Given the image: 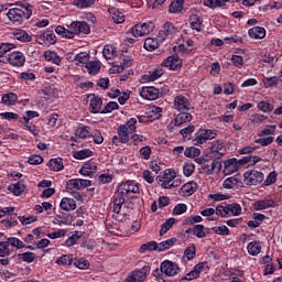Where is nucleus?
Instances as JSON below:
<instances>
[{"label":"nucleus","instance_id":"1","mask_svg":"<svg viewBox=\"0 0 282 282\" xmlns=\"http://www.w3.org/2000/svg\"><path fill=\"white\" fill-rule=\"evenodd\" d=\"M7 17L14 25H23L32 17V4L20 2L15 8L9 9Z\"/></svg>","mask_w":282,"mask_h":282},{"label":"nucleus","instance_id":"2","mask_svg":"<svg viewBox=\"0 0 282 282\" xmlns=\"http://www.w3.org/2000/svg\"><path fill=\"white\" fill-rule=\"evenodd\" d=\"M55 32L64 39H74L76 34H89L91 28L85 21H74L68 29H65V26L62 25L56 26Z\"/></svg>","mask_w":282,"mask_h":282},{"label":"nucleus","instance_id":"3","mask_svg":"<svg viewBox=\"0 0 282 282\" xmlns=\"http://www.w3.org/2000/svg\"><path fill=\"white\" fill-rule=\"evenodd\" d=\"M176 274H180V265L171 260H164L160 264V269L152 272V276L156 281H164V276H175Z\"/></svg>","mask_w":282,"mask_h":282},{"label":"nucleus","instance_id":"4","mask_svg":"<svg viewBox=\"0 0 282 282\" xmlns=\"http://www.w3.org/2000/svg\"><path fill=\"white\" fill-rule=\"evenodd\" d=\"M135 124H138L137 118H131L127 124H121L118 127L117 132L121 144H127L131 139L132 133H135Z\"/></svg>","mask_w":282,"mask_h":282},{"label":"nucleus","instance_id":"5","mask_svg":"<svg viewBox=\"0 0 282 282\" xmlns=\"http://www.w3.org/2000/svg\"><path fill=\"white\" fill-rule=\"evenodd\" d=\"M151 272V264L145 262V264L139 269L135 270L127 278L128 282H144L147 281V276H149V273Z\"/></svg>","mask_w":282,"mask_h":282},{"label":"nucleus","instance_id":"6","mask_svg":"<svg viewBox=\"0 0 282 282\" xmlns=\"http://www.w3.org/2000/svg\"><path fill=\"white\" fill-rule=\"evenodd\" d=\"M35 37L39 45H46V47H50V45L56 44V34L51 30L40 31Z\"/></svg>","mask_w":282,"mask_h":282},{"label":"nucleus","instance_id":"7","mask_svg":"<svg viewBox=\"0 0 282 282\" xmlns=\"http://www.w3.org/2000/svg\"><path fill=\"white\" fill-rule=\"evenodd\" d=\"M117 193L121 197L126 198L128 195H131V193H133V194L140 193V185H138V183H135L133 181H127L119 185Z\"/></svg>","mask_w":282,"mask_h":282},{"label":"nucleus","instance_id":"8","mask_svg":"<svg viewBox=\"0 0 282 282\" xmlns=\"http://www.w3.org/2000/svg\"><path fill=\"white\" fill-rule=\"evenodd\" d=\"M243 177L245 184H247V186H257L263 182V173L257 170L247 171L243 174Z\"/></svg>","mask_w":282,"mask_h":282},{"label":"nucleus","instance_id":"9","mask_svg":"<svg viewBox=\"0 0 282 282\" xmlns=\"http://www.w3.org/2000/svg\"><path fill=\"white\" fill-rule=\"evenodd\" d=\"M217 138V131L215 130H200L194 139V144H205L208 140H215Z\"/></svg>","mask_w":282,"mask_h":282},{"label":"nucleus","instance_id":"10","mask_svg":"<svg viewBox=\"0 0 282 282\" xmlns=\"http://www.w3.org/2000/svg\"><path fill=\"white\" fill-rule=\"evenodd\" d=\"M226 155V148H224V141H214L210 147L209 158L214 160H221Z\"/></svg>","mask_w":282,"mask_h":282},{"label":"nucleus","instance_id":"11","mask_svg":"<svg viewBox=\"0 0 282 282\" xmlns=\"http://www.w3.org/2000/svg\"><path fill=\"white\" fill-rule=\"evenodd\" d=\"M174 109L176 111H192L193 106L191 105L188 98H186L184 95H177L174 98Z\"/></svg>","mask_w":282,"mask_h":282},{"label":"nucleus","instance_id":"12","mask_svg":"<svg viewBox=\"0 0 282 282\" xmlns=\"http://www.w3.org/2000/svg\"><path fill=\"white\" fill-rule=\"evenodd\" d=\"M151 25H152L151 22L137 24L130 29V32L134 37L147 36L148 34H151Z\"/></svg>","mask_w":282,"mask_h":282},{"label":"nucleus","instance_id":"13","mask_svg":"<svg viewBox=\"0 0 282 282\" xmlns=\"http://www.w3.org/2000/svg\"><path fill=\"white\" fill-rule=\"evenodd\" d=\"M7 61L12 67H23L25 65V55L22 52H12L8 55Z\"/></svg>","mask_w":282,"mask_h":282},{"label":"nucleus","instance_id":"14","mask_svg":"<svg viewBox=\"0 0 282 282\" xmlns=\"http://www.w3.org/2000/svg\"><path fill=\"white\" fill-rule=\"evenodd\" d=\"M161 65H162V67H169L170 69L175 72V69H180L182 67V61L180 59V55L173 54V55L166 57L161 63Z\"/></svg>","mask_w":282,"mask_h":282},{"label":"nucleus","instance_id":"15","mask_svg":"<svg viewBox=\"0 0 282 282\" xmlns=\"http://www.w3.org/2000/svg\"><path fill=\"white\" fill-rule=\"evenodd\" d=\"M90 127L80 123L75 132V137H72L70 140L73 142H78V139L86 140V138H91V131H89Z\"/></svg>","mask_w":282,"mask_h":282},{"label":"nucleus","instance_id":"16","mask_svg":"<svg viewBox=\"0 0 282 282\" xmlns=\"http://www.w3.org/2000/svg\"><path fill=\"white\" fill-rule=\"evenodd\" d=\"M140 96L145 100H158L160 96V90L153 86L143 87L140 91Z\"/></svg>","mask_w":282,"mask_h":282},{"label":"nucleus","instance_id":"17","mask_svg":"<svg viewBox=\"0 0 282 282\" xmlns=\"http://www.w3.org/2000/svg\"><path fill=\"white\" fill-rule=\"evenodd\" d=\"M204 265H206V262H199L194 267L192 271H189L186 275L181 278V281H193L195 279H198L199 274H202V270H204Z\"/></svg>","mask_w":282,"mask_h":282},{"label":"nucleus","instance_id":"18","mask_svg":"<svg viewBox=\"0 0 282 282\" xmlns=\"http://www.w3.org/2000/svg\"><path fill=\"white\" fill-rule=\"evenodd\" d=\"M224 165L225 175H231V173H237V171H239V166H241L237 159H228L224 162Z\"/></svg>","mask_w":282,"mask_h":282},{"label":"nucleus","instance_id":"19","mask_svg":"<svg viewBox=\"0 0 282 282\" xmlns=\"http://www.w3.org/2000/svg\"><path fill=\"white\" fill-rule=\"evenodd\" d=\"M165 37H148L144 41L143 47L148 52H153L160 47V43H163Z\"/></svg>","mask_w":282,"mask_h":282},{"label":"nucleus","instance_id":"20","mask_svg":"<svg viewBox=\"0 0 282 282\" xmlns=\"http://www.w3.org/2000/svg\"><path fill=\"white\" fill-rule=\"evenodd\" d=\"M191 120H193L191 111H178V115L174 119V127H182V124L191 122Z\"/></svg>","mask_w":282,"mask_h":282},{"label":"nucleus","instance_id":"21","mask_svg":"<svg viewBox=\"0 0 282 282\" xmlns=\"http://www.w3.org/2000/svg\"><path fill=\"white\" fill-rule=\"evenodd\" d=\"M276 203L273 199H260L253 204L254 210H265L268 208H274Z\"/></svg>","mask_w":282,"mask_h":282},{"label":"nucleus","instance_id":"22","mask_svg":"<svg viewBox=\"0 0 282 282\" xmlns=\"http://www.w3.org/2000/svg\"><path fill=\"white\" fill-rule=\"evenodd\" d=\"M59 208H62V210H66V213L76 210V200H74V198L64 197L59 203Z\"/></svg>","mask_w":282,"mask_h":282},{"label":"nucleus","instance_id":"23","mask_svg":"<svg viewBox=\"0 0 282 282\" xmlns=\"http://www.w3.org/2000/svg\"><path fill=\"white\" fill-rule=\"evenodd\" d=\"M89 107L90 113H100V109H102V98L91 95Z\"/></svg>","mask_w":282,"mask_h":282},{"label":"nucleus","instance_id":"24","mask_svg":"<svg viewBox=\"0 0 282 282\" xmlns=\"http://www.w3.org/2000/svg\"><path fill=\"white\" fill-rule=\"evenodd\" d=\"M124 202H127V198L116 192L113 197V213H116V215H120V210H122V204H124Z\"/></svg>","mask_w":282,"mask_h":282},{"label":"nucleus","instance_id":"25","mask_svg":"<svg viewBox=\"0 0 282 282\" xmlns=\"http://www.w3.org/2000/svg\"><path fill=\"white\" fill-rule=\"evenodd\" d=\"M98 166H96V163L94 162H86L83 167L80 169L79 173L80 175L89 176L94 175L96 173Z\"/></svg>","mask_w":282,"mask_h":282},{"label":"nucleus","instance_id":"26","mask_svg":"<svg viewBox=\"0 0 282 282\" xmlns=\"http://www.w3.org/2000/svg\"><path fill=\"white\" fill-rule=\"evenodd\" d=\"M44 57L50 63H54V65H61V63L63 61L61 58V56H58V53H56L54 51H46V52H44Z\"/></svg>","mask_w":282,"mask_h":282},{"label":"nucleus","instance_id":"27","mask_svg":"<svg viewBox=\"0 0 282 282\" xmlns=\"http://www.w3.org/2000/svg\"><path fill=\"white\" fill-rule=\"evenodd\" d=\"M175 243H177V238H170L167 240H164V241L158 243V251L164 252V250H169V249L173 248V246H175Z\"/></svg>","mask_w":282,"mask_h":282},{"label":"nucleus","instance_id":"28","mask_svg":"<svg viewBox=\"0 0 282 282\" xmlns=\"http://www.w3.org/2000/svg\"><path fill=\"white\" fill-rule=\"evenodd\" d=\"M249 36L251 39H265V29L262 26H253L249 30Z\"/></svg>","mask_w":282,"mask_h":282},{"label":"nucleus","instance_id":"29","mask_svg":"<svg viewBox=\"0 0 282 282\" xmlns=\"http://www.w3.org/2000/svg\"><path fill=\"white\" fill-rule=\"evenodd\" d=\"M230 0H203L204 6L207 8H226V3Z\"/></svg>","mask_w":282,"mask_h":282},{"label":"nucleus","instance_id":"30","mask_svg":"<svg viewBox=\"0 0 282 282\" xmlns=\"http://www.w3.org/2000/svg\"><path fill=\"white\" fill-rule=\"evenodd\" d=\"M8 191H10V193H13V195L15 196L23 195L25 191V184L21 182H18L17 184H11L9 185Z\"/></svg>","mask_w":282,"mask_h":282},{"label":"nucleus","instance_id":"31","mask_svg":"<svg viewBox=\"0 0 282 282\" xmlns=\"http://www.w3.org/2000/svg\"><path fill=\"white\" fill-rule=\"evenodd\" d=\"M47 166L55 172L63 171L64 169L63 159L61 158L51 159L50 162L47 163Z\"/></svg>","mask_w":282,"mask_h":282},{"label":"nucleus","instance_id":"32","mask_svg":"<svg viewBox=\"0 0 282 282\" xmlns=\"http://www.w3.org/2000/svg\"><path fill=\"white\" fill-rule=\"evenodd\" d=\"M183 195H186L187 197L193 195V193H195V191H197V183L195 182H189L186 183L185 185L182 186L181 188Z\"/></svg>","mask_w":282,"mask_h":282},{"label":"nucleus","instance_id":"33","mask_svg":"<svg viewBox=\"0 0 282 282\" xmlns=\"http://www.w3.org/2000/svg\"><path fill=\"white\" fill-rule=\"evenodd\" d=\"M104 58H106V61H113V58H116V48L113 45H105L104 51Z\"/></svg>","mask_w":282,"mask_h":282},{"label":"nucleus","instance_id":"34","mask_svg":"<svg viewBox=\"0 0 282 282\" xmlns=\"http://www.w3.org/2000/svg\"><path fill=\"white\" fill-rule=\"evenodd\" d=\"M189 23L192 30H196V32H202V18L197 14H193L189 17Z\"/></svg>","mask_w":282,"mask_h":282},{"label":"nucleus","instance_id":"35","mask_svg":"<svg viewBox=\"0 0 282 282\" xmlns=\"http://www.w3.org/2000/svg\"><path fill=\"white\" fill-rule=\"evenodd\" d=\"M184 9V0H175L169 7V12L175 14Z\"/></svg>","mask_w":282,"mask_h":282},{"label":"nucleus","instance_id":"36","mask_svg":"<svg viewBox=\"0 0 282 282\" xmlns=\"http://www.w3.org/2000/svg\"><path fill=\"white\" fill-rule=\"evenodd\" d=\"M14 39L17 41H21V43H30L32 41V35L28 34V32L20 30L14 33Z\"/></svg>","mask_w":282,"mask_h":282},{"label":"nucleus","instance_id":"37","mask_svg":"<svg viewBox=\"0 0 282 282\" xmlns=\"http://www.w3.org/2000/svg\"><path fill=\"white\" fill-rule=\"evenodd\" d=\"M17 100V94L14 93H8L2 96V104L7 105L8 107L15 105Z\"/></svg>","mask_w":282,"mask_h":282},{"label":"nucleus","instance_id":"38","mask_svg":"<svg viewBox=\"0 0 282 282\" xmlns=\"http://www.w3.org/2000/svg\"><path fill=\"white\" fill-rule=\"evenodd\" d=\"M247 250L251 257H257L261 252V245L257 241L250 242Z\"/></svg>","mask_w":282,"mask_h":282},{"label":"nucleus","instance_id":"39","mask_svg":"<svg viewBox=\"0 0 282 282\" xmlns=\"http://www.w3.org/2000/svg\"><path fill=\"white\" fill-rule=\"evenodd\" d=\"M121 65L117 67L118 74L124 69V67H131L133 65V58L131 56L123 55L121 57Z\"/></svg>","mask_w":282,"mask_h":282},{"label":"nucleus","instance_id":"40","mask_svg":"<svg viewBox=\"0 0 282 282\" xmlns=\"http://www.w3.org/2000/svg\"><path fill=\"white\" fill-rule=\"evenodd\" d=\"M152 250H158V243L155 241H150L141 245L139 252L144 254V252H152Z\"/></svg>","mask_w":282,"mask_h":282},{"label":"nucleus","instance_id":"41","mask_svg":"<svg viewBox=\"0 0 282 282\" xmlns=\"http://www.w3.org/2000/svg\"><path fill=\"white\" fill-rule=\"evenodd\" d=\"M96 3V0H74L73 6L79 8L80 10H85V8H91Z\"/></svg>","mask_w":282,"mask_h":282},{"label":"nucleus","instance_id":"42","mask_svg":"<svg viewBox=\"0 0 282 282\" xmlns=\"http://www.w3.org/2000/svg\"><path fill=\"white\" fill-rule=\"evenodd\" d=\"M175 226V218H169L162 226L160 230V236L166 235Z\"/></svg>","mask_w":282,"mask_h":282},{"label":"nucleus","instance_id":"43","mask_svg":"<svg viewBox=\"0 0 282 282\" xmlns=\"http://www.w3.org/2000/svg\"><path fill=\"white\" fill-rule=\"evenodd\" d=\"M94 152L89 149L80 150L74 153L75 160H86V158H91Z\"/></svg>","mask_w":282,"mask_h":282},{"label":"nucleus","instance_id":"44","mask_svg":"<svg viewBox=\"0 0 282 282\" xmlns=\"http://www.w3.org/2000/svg\"><path fill=\"white\" fill-rule=\"evenodd\" d=\"M73 261H74L73 254H64V256L57 258L56 263H57V265H72Z\"/></svg>","mask_w":282,"mask_h":282},{"label":"nucleus","instance_id":"45","mask_svg":"<svg viewBox=\"0 0 282 282\" xmlns=\"http://www.w3.org/2000/svg\"><path fill=\"white\" fill-rule=\"evenodd\" d=\"M66 188L68 191H80V178H73V180H69L67 183H66Z\"/></svg>","mask_w":282,"mask_h":282},{"label":"nucleus","instance_id":"46","mask_svg":"<svg viewBox=\"0 0 282 282\" xmlns=\"http://www.w3.org/2000/svg\"><path fill=\"white\" fill-rule=\"evenodd\" d=\"M86 68L88 69L89 74H98L100 72V62H87Z\"/></svg>","mask_w":282,"mask_h":282},{"label":"nucleus","instance_id":"47","mask_svg":"<svg viewBox=\"0 0 282 282\" xmlns=\"http://www.w3.org/2000/svg\"><path fill=\"white\" fill-rule=\"evenodd\" d=\"M258 109H260V111H263V113H271V111H274V105L268 101H260L258 104Z\"/></svg>","mask_w":282,"mask_h":282},{"label":"nucleus","instance_id":"48","mask_svg":"<svg viewBox=\"0 0 282 282\" xmlns=\"http://www.w3.org/2000/svg\"><path fill=\"white\" fill-rule=\"evenodd\" d=\"M7 243L8 246H12V248H18V250H21V248H25V245L23 243V241L14 237L8 238Z\"/></svg>","mask_w":282,"mask_h":282},{"label":"nucleus","instance_id":"49","mask_svg":"<svg viewBox=\"0 0 282 282\" xmlns=\"http://www.w3.org/2000/svg\"><path fill=\"white\" fill-rule=\"evenodd\" d=\"M74 61H76L80 65H87V63H89V54L85 52L76 54Z\"/></svg>","mask_w":282,"mask_h":282},{"label":"nucleus","instance_id":"50","mask_svg":"<svg viewBox=\"0 0 282 282\" xmlns=\"http://www.w3.org/2000/svg\"><path fill=\"white\" fill-rule=\"evenodd\" d=\"M215 213L219 217H230L228 205H218L215 209Z\"/></svg>","mask_w":282,"mask_h":282},{"label":"nucleus","instance_id":"51","mask_svg":"<svg viewBox=\"0 0 282 282\" xmlns=\"http://www.w3.org/2000/svg\"><path fill=\"white\" fill-rule=\"evenodd\" d=\"M10 245L8 241H0V257H10Z\"/></svg>","mask_w":282,"mask_h":282},{"label":"nucleus","instance_id":"52","mask_svg":"<svg viewBox=\"0 0 282 282\" xmlns=\"http://www.w3.org/2000/svg\"><path fill=\"white\" fill-rule=\"evenodd\" d=\"M195 254H197V249L195 248V245L187 247L184 251V257L187 258V261L195 259Z\"/></svg>","mask_w":282,"mask_h":282},{"label":"nucleus","instance_id":"53","mask_svg":"<svg viewBox=\"0 0 282 282\" xmlns=\"http://www.w3.org/2000/svg\"><path fill=\"white\" fill-rule=\"evenodd\" d=\"M237 184H239V181L237 180V177L231 176L224 181L223 186L224 188H235Z\"/></svg>","mask_w":282,"mask_h":282},{"label":"nucleus","instance_id":"54","mask_svg":"<svg viewBox=\"0 0 282 282\" xmlns=\"http://www.w3.org/2000/svg\"><path fill=\"white\" fill-rule=\"evenodd\" d=\"M212 230H213V232H215V235H220V236L230 235V229H228L226 227V225L218 226V227H213Z\"/></svg>","mask_w":282,"mask_h":282},{"label":"nucleus","instance_id":"55","mask_svg":"<svg viewBox=\"0 0 282 282\" xmlns=\"http://www.w3.org/2000/svg\"><path fill=\"white\" fill-rule=\"evenodd\" d=\"M74 265L79 270H87V268H89V261H87L85 258H80L74 261Z\"/></svg>","mask_w":282,"mask_h":282},{"label":"nucleus","instance_id":"56","mask_svg":"<svg viewBox=\"0 0 282 282\" xmlns=\"http://www.w3.org/2000/svg\"><path fill=\"white\" fill-rule=\"evenodd\" d=\"M193 232H194V235H196V237L198 239H204V237H206V231L204 230V225L194 226Z\"/></svg>","mask_w":282,"mask_h":282},{"label":"nucleus","instance_id":"57","mask_svg":"<svg viewBox=\"0 0 282 282\" xmlns=\"http://www.w3.org/2000/svg\"><path fill=\"white\" fill-rule=\"evenodd\" d=\"M115 109H120V106L116 101H110L105 106L101 113H111Z\"/></svg>","mask_w":282,"mask_h":282},{"label":"nucleus","instance_id":"58","mask_svg":"<svg viewBox=\"0 0 282 282\" xmlns=\"http://www.w3.org/2000/svg\"><path fill=\"white\" fill-rule=\"evenodd\" d=\"M19 257H21L22 261L25 263H32L34 262V259H36V254H34V252H24L19 254Z\"/></svg>","mask_w":282,"mask_h":282},{"label":"nucleus","instance_id":"59","mask_svg":"<svg viewBox=\"0 0 282 282\" xmlns=\"http://www.w3.org/2000/svg\"><path fill=\"white\" fill-rule=\"evenodd\" d=\"M229 208V215L237 216L241 213V205L238 203H232L228 205Z\"/></svg>","mask_w":282,"mask_h":282},{"label":"nucleus","instance_id":"60","mask_svg":"<svg viewBox=\"0 0 282 282\" xmlns=\"http://www.w3.org/2000/svg\"><path fill=\"white\" fill-rule=\"evenodd\" d=\"M161 76H164V69L156 68L154 72L150 73L148 76L150 82L158 80V78H161Z\"/></svg>","mask_w":282,"mask_h":282},{"label":"nucleus","instance_id":"61","mask_svg":"<svg viewBox=\"0 0 282 282\" xmlns=\"http://www.w3.org/2000/svg\"><path fill=\"white\" fill-rule=\"evenodd\" d=\"M10 50H14V44L11 43H3L0 45V58H3L4 54H8Z\"/></svg>","mask_w":282,"mask_h":282},{"label":"nucleus","instance_id":"62","mask_svg":"<svg viewBox=\"0 0 282 282\" xmlns=\"http://www.w3.org/2000/svg\"><path fill=\"white\" fill-rule=\"evenodd\" d=\"M112 21H115V23H124V14L115 9L112 12Z\"/></svg>","mask_w":282,"mask_h":282},{"label":"nucleus","instance_id":"63","mask_svg":"<svg viewBox=\"0 0 282 282\" xmlns=\"http://www.w3.org/2000/svg\"><path fill=\"white\" fill-rule=\"evenodd\" d=\"M264 86L265 87H274L276 85H279V77L274 76V77H265L263 79Z\"/></svg>","mask_w":282,"mask_h":282},{"label":"nucleus","instance_id":"64","mask_svg":"<svg viewBox=\"0 0 282 282\" xmlns=\"http://www.w3.org/2000/svg\"><path fill=\"white\" fill-rule=\"evenodd\" d=\"M188 210V206L186 204H177L173 209V215H184Z\"/></svg>","mask_w":282,"mask_h":282}]
</instances>
